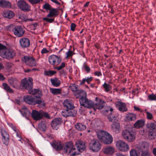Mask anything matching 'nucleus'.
Here are the masks:
<instances>
[{"mask_svg":"<svg viewBox=\"0 0 156 156\" xmlns=\"http://www.w3.org/2000/svg\"><path fill=\"white\" fill-rule=\"evenodd\" d=\"M103 86L104 88L105 91L107 92H108L111 89V86L106 83H104L103 85Z\"/></svg>","mask_w":156,"mask_h":156,"instance_id":"obj_46","label":"nucleus"},{"mask_svg":"<svg viewBox=\"0 0 156 156\" xmlns=\"http://www.w3.org/2000/svg\"><path fill=\"white\" fill-rule=\"evenodd\" d=\"M14 35L17 37H21L24 34L25 31L20 26L15 27L13 29Z\"/></svg>","mask_w":156,"mask_h":156,"instance_id":"obj_11","label":"nucleus"},{"mask_svg":"<svg viewBox=\"0 0 156 156\" xmlns=\"http://www.w3.org/2000/svg\"><path fill=\"white\" fill-rule=\"evenodd\" d=\"M147 117L148 119H151L153 118L152 115L149 112H146Z\"/></svg>","mask_w":156,"mask_h":156,"instance_id":"obj_55","label":"nucleus"},{"mask_svg":"<svg viewBox=\"0 0 156 156\" xmlns=\"http://www.w3.org/2000/svg\"><path fill=\"white\" fill-rule=\"evenodd\" d=\"M56 73V72L53 70L45 71L44 74L45 75L51 76Z\"/></svg>","mask_w":156,"mask_h":156,"instance_id":"obj_45","label":"nucleus"},{"mask_svg":"<svg viewBox=\"0 0 156 156\" xmlns=\"http://www.w3.org/2000/svg\"><path fill=\"white\" fill-rule=\"evenodd\" d=\"M19 42L20 46L23 48L28 47L30 44V40L28 38L26 37L20 39Z\"/></svg>","mask_w":156,"mask_h":156,"instance_id":"obj_16","label":"nucleus"},{"mask_svg":"<svg viewBox=\"0 0 156 156\" xmlns=\"http://www.w3.org/2000/svg\"><path fill=\"white\" fill-rule=\"evenodd\" d=\"M105 104V102L101 99H99V101L94 103L93 109L96 111V109H101L103 108Z\"/></svg>","mask_w":156,"mask_h":156,"instance_id":"obj_17","label":"nucleus"},{"mask_svg":"<svg viewBox=\"0 0 156 156\" xmlns=\"http://www.w3.org/2000/svg\"><path fill=\"white\" fill-rule=\"evenodd\" d=\"M62 122V120L60 118H56L52 121L51 126L53 129L57 130Z\"/></svg>","mask_w":156,"mask_h":156,"instance_id":"obj_14","label":"nucleus"},{"mask_svg":"<svg viewBox=\"0 0 156 156\" xmlns=\"http://www.w3.org/2000/svg\"><path fill=\"white\" fill-rule=\"evenodd\" d=\"M19 18L23 21H32L33 20L32 19H28L27 16L24 14H20L19 17Z\"/></svg>","mask_w":156,"mask_h":156,"instance_id":"obj_41","label":"nucleus"},{"mask_svg":"<svg viewBox=\"0 0 156 156\" xmlns=\"http://www.w3.org/2000/svg\"><path fill=\"white\" fill-rule=\"evenodd\" d=\"M122 137L129 142H132L135 139V134L132 126H128V129L123 130L122 132Z\"/></svg>","mask_w":156,"mask_h":156,"instance_id":"obj_1","label":"nucleus"},{"mask_svg":"<svg viewBox=\"0 0 156 156\" xmlns=\"http://www.w3.org/2000/svg\"><path fill=\"white\" fill-rule=\"evenodd\" d=\"M84 67L85 70L87 71V73H89L90 71V69L88 66L87 65H84Z\"/></svg>","mask_w":156,"mask_h":156,"instance_id":"obj_61","label":"nucleus"},{"mask_svg":"<svg viewBox=\"0 0 156 156\" xmlns=\"http://www.w3.org/2000/svg\"><path fill=\"white\" fill-rule=\"evenodd\" d=\"M111 129L112 131L115 133H118L120 131L119 124L117 122H114L111 125Z\"/></svg>","mask_w":156,"mask_h":156,"instance_id":"obj_24","label":"nucleus"},{"mask_svg":"<svg viewBox=\"0 0 156 156\" xmlns=\"http://www.w3.org/2000/svg\"><path fill=\"white\" fill-rule=\"evenodd\" d=\"M42 111L39 112L33 110L32 112V116L34 119L38 120L42 119Z\"/></svg>","mask_w":156,"mask_h":156,"instance_id":"obj_18","label":"nucleus"},{"mask_svg":"<svg viewBox=\"0 0 156 156\" xmlns=\"http://www.w3.org/2000/svg\"><path fill=\"white\" fill-rule=\"evenodd\" d=\"M114 152V149L112 147H108L105 148L104 152L108 154H112Z\"/></svg>","mask_w":156,"mask_h":156,"instance_id":"obj_40","label":"nucleus"},{"mask_svg":"<svg viewBox=\"0 0 156 156\" xmlns=\"http://www.w3.org/2000/svg\"><path fill=\"white\" fill-rule=\"evenodd\" d=\"M35 104H41V103H42V101L41 99H38V100H37L35 101Z\"/></svg>","mask_w":156,"mask_h":156,"instance_id":"obj_64","label":"nucleus"},{"mask_svg":"<svg viewBox=\"0 0 156 156\" xmlns=\"http://www.w3.org/2000/svg\"><path fill=\"white\" fill-rule=\"evenodd\" d=\"M77 113L76 110L66 109L62 111V115L64 117L68 116H75Z\"/></svg>","mask_w":156,"mask_h":156,"instance_id":"obj_13","label":"nucleus"},{"mask_svg":"<svg viewBox=\"0 0 156 156\" xmlns=\"http://www.w3.org/2000/svg\"><path fill=\"white\" fill-rule=\"evenodd\" d=\"M147 127L150 129L154 131H155V129L156 128V122H150L147 123Z\"/></svg>","mask_w":156,"mask_h":156,"instance_id":"obj_42","label":"nucleus"},{"mask_svg":"<svg viewBox=\"0 0 156 156\" xmlns=\"http://www.w3.org/2000/svg\"><path fill=\"white\" fill-rule=\"evenodd\" d=\"M23 100L25 102L31 105L35 104V102L34 98L30 96H24L23 97Z\"/></svg>","mask_w":156,"mask_h":156,"instance_id":"obj_23","label":"nucleus"},{"mask_svg":"<svg viewBox=\"0 0 156 156\" xmlns=\"http://www.w3.org/2000/svg\"><path fill=\"white\" fill-rule=\"evenodd\" d=\"M3 86L4 87V89L7 91L9 92L10 93H13V92L12 90L11 89L10 87L6 83H3Z\"/></svg>","mask_w":156,"mask_h":156,"instance_id":"obj_44","label":"nucleus"},{"mask_svg":"<svg viewBox=\"0 0 156 156\" xmlns=\"http://www.w3.org/2000/svg\"><path fill=\"white\" fill-rule=\"evenodd\" d=\"M80 102L81 105L87 108H93L94 103L91 101L88 100L86 97L82 98L80 99Z\"/></svg>","mask_w":156,"mask_h":156,"instance_id":"obj_5","label":"nucleus"},{"mask_svg":"<svg viewBox=\"0 0 156 156\" xmlns=\"http://www.w3.org/2000/svg\"><path fill=\"white\" fill-rule=\"evenodd\" d=\"M148 136L150 139H154L156 137V132L150 129L148 132Z\"/></svg>","mask_w":156,"mask_h":156,"instance_id":"obj_38","label":"nucleus"},{"mask_svg":"<svg viewBox=\"0 0 156 156\" xmlns=\"http://www.w3.org/2000/svg\"><path fill=\"white\" fill-rule=\"evenodd\" d=\"M70 89L74 92H76L78 90L77 89V86L75 84H74L70 86Z\"/></svg>","mask_w":156,"mask_h":156,"instance_id":"obj_50","label":"nucleus"},{"mask_svg":"<svg viewBox=\"0 0 156 156\" xmlns=\"http://www.w3.org/2000/svg\"><path fill=\"white\" fill-rule=\"evenodd\" d=\"M76 128L80 131L84 130L86 128V126L81 123H78L76 124L75 126Z\"/></svg>","mask_w":156,"mask_h":156,"instance_id":"obj_39","label":"nucleus"},{"mask_svg":"<svg viewBox=\"0 0 156 156\" xmlns=\"http://www.w3.org/2000/svg\"><path fill=\"white\" fill-rule=\"evenodd\" d=\"M63 105L66 109H69L72 110L74 107L71 100H70L66 99L65 100L63 103Z\"/></svg>","mask_w":156,"mask_h":156,"instance_id":"obj_21","label":"nucleus"},{"mask_svg":"<svg viewBox=\"0 0 156 156\" xmlns=\"http://www.w3.org/2000/svg\"><path fill=\"white\" fill-rule=\"evenodd\" d=\"M76 27V24L74 23H72L70 26L71 30L72 31H74Z\"/></svg>","mask_w":156,"mask_h":156,"instance_id":"obj_58","label":"nucleus"},{"mask_svg":"<svg viewBox=\"0 0 156 156\" xmlns=\"http://www.w3.org/2000/svg\"><path fill=\"white\" fill-rule=\"evenodd\" d=\"M23 62L29 66L33 67L36 66V61L34 58L29 56H25L22 59Z\"/></svg>","mask_w":156,"mask_h":156,"instance_id":"obj_9","label":"nucleus"},{"mask_svg":"<svg viewBox=\"0 0 156 156\" xmlns=\"http://www.w3.org/2000/svg\"><path fill=\"white\" fill-rule=\"evenodd\" d=\"M43 8L47 10H51L52 9L51 5H50L48 3H46L44 4L43 5Z\"/></svg>","mask_w":156,"mask_h":156,"instance_id":"obj_52","label":"nucleus"},{"mask_svg":"<svg viewBox=\"0 0 156 156\" xmlns=\"http://www.w3.org/2000/svg\"><path fill=\"white\" fill-rule=\"evenodd\" d=\"M9 82L10 85L14 88H16L18 86V82L13 79H9Z\"/></svg>","mask_w":156,"mask_h":156,"instance_id":"obj_36","label":"nucleus"},{"mask_svg":"<svg viewBox=\"0 0 156 156\" xmlns=\"http://www.w3.org/2000/svg\"><path fill=\"white\" fill-rule=\"evenodd\" d=\"M106 139L104 141L105 144H111L112 142L113 139L111 136L108 133L107 135H106Z\"/></svg>","mask_w":156,"mask_h":156,"instance_id":"obj_37","label":"nucleus"},{"mask_svg":"<svg viewBox=\"0 0 156 156\" xmlns=\"http://www.w3.org/2000/svg\"><path fill=\"white\" fill-rule=\"evenodd\" d=\"M51 81L52 85L55 87L59 86L61 84L60 80L56 78L51 79Z\"/></svg>","mask_w":156,"mask_h":156,"instance_id":"obj_33","label":"nucleus"},{"mask_svg":"<svg viewBox=\"0 0 156 156\" xmlns=\"http://www.w3.org/2000/svg\"><path fill=\"white\" fill-rule=\"evenodd\" d=\"M2 16L4 17L11 19L14 16V13L12 11L9 10H5L3 12Z\"/></svg>","mask_w":156,"mask_h":156,"instance_id":"obj_27","label":"nucleus"},{"mask_svg":"<svg viewBox=\"0 0 156 156\" xmlns=\"http://www.w3.org/2000/svg\"><path fill=\"white\" fill-rule=\"evenodd\" d=\"M141 156H150V154L146 151H145L142 152Z\"/></svg>","mask_w":156,"mask_h":156,"instance_id":"obj_60","label":"nucleus"},{"mask_svg":"<svg viewBox=\"0 0 156 156\" xmlns=\"http://www.w3.org/2000/svg\"><path fill=\"white\" fill-rule=\"evenodd\" d=\"M20 112L22 115L27 119L30 115V112L27 109V107L25 106L23 107Z\"/></svg>","mask_w":156,"mask_h":156,"instance_id":"obj_29","label":"nucleus"},{"mask_svg":"<svg viewBox=\"0 0 156 156\" xmlns=\"http://www.w3.org/2000/svg\"><path fill=\"white\" fill-rule=\"evenodd\" d=\"M66 58H68L69 57L73 55V51H69L66 52Z\"/></svg>","mask_w":156,"mask_h":156,"instance_id":"obj_56","label":"nucleus"},{"mask_svg":"<svg viewBox=\"0 0 156 156\" xmlns=\"http://www.w3.org/2000/svg\"><path fill=\"white\" fill-rule=\"evenodd\" d=\"M116 105L118 106L119 110L121 111L124 112L127 110L126 104L124 103L119 101L116 103Z\"/></svg>","mask_w":156,"mask_h":156,"instance_id":"obj_28","label":"nucleus"},{"mask_svg":"<svg viewBox=\"0 0 156 156\" xmlns=\"http://www.w3.org/2000/svg\"><path fill=\"white\" fill-rule=\"evenodd\" d=\"M49 13L47 15V17H51L53 16H56L58 14V12L56 9L52 8Z\"/></svg>","mask_w":156,"mask_h":156,"instance_id":"obj_31","label":"nucleus"},{"mask_svg":"<svg viewBox=\"0 0 156 156\" xmlns=\"http://www.w3.org/2000/svg\"><path fill=\"white\" fill-rule=\"evenodd\" d=\"M76 145L78 150L79 151L81 150H83L86 148L85 142L81 140H79L76 142Z\"/></svg>","mask_w":156,"mask_h":156,"instance_id":"obj_26","label":"nucleus"},{"mask_svg":"<svg viewBox=\"0 0 156 156\" xmlns=\"http://www.w3.org/2000/svg\"><path fill=\"white\" fill-rule=\"evenodd\" d=\"M0 6L3 8H9L11 6L10 2L5 0H0Z\"/></svg>","mask_w":156,"mask_h":156,"instance_id":"obj_30","label":"nucleus"},{"mask_svg":"<svg viewBox=\"0 0 156 156\" xmlns=\"http://www.w3.org/2000/svg\"><path fill=\"white\" fill-rule=\"evenodd\" d=\"M39 128L42 131H44L46 128V125L45 123H43L42 121L38 125Z\"/></svg>","mask_w":156,"mask_h":156,"instance_id":"obj_47","label":"nucleus"},{"mask_svg":"<svg viewBox=\"0 0 156 156\" xmlns=\"http://www.w3.org/2000/svg\"><path fill=\"white\" fill-rule=\"evenodd\" d=\"M65 66V63L64 62H62L61 63V65L57 67L56 69L58 70H60L63 68V67H64Z\"/></svg>","mask_w":156,"mask_h":156,"instance_id":"obj_57","label":"nucleus"},{"mask_svg":"<svg viewBox=\"0 0 156 156\" xmlns=\"http://www.w3.org/2000/svg\"><path fill=\"white\" fill-rule=\"evenodd\" d=\"M4 50L0 53L1 55L3 58L10 59L14 57L16 55L15 51L11 48H6V47L0 44V50Z\"/></svg>","mask_w":156,"mask_h":156,"instance_id":"obj_2","label":"nucleus"},{"mask_svg":"<svg viewBox=\"0 0 156 156\" xmlns=\"http://www.w3.org/2000/svg\"><path fill=\"white\" fill-rule=\"evenodd\" d=\"M29 93L32 95H37V96H35V97L37 98H39L40 96L42 95L41 91L39 89H31L30 91H28Z\"/></svg>","mask_w":156,"mask_h":156,"instance_id":"obj_25","label":"nucleus"},{"mask_svg":"<svg viewBox=\"0 0 156 156\" xmlns=\"http://www.w3.org/2000/svg\"><path fill=\"white\" fill-rule=\"evenodd\" d=\"M134 109L135 110L137 111H140L141 112H142L143 111V110L142 109H141L139 108L136 107V106H134Z\"/></svg>","mask_w":156,"mask_h":156,"instance_id":"obj_63","label":"nucleus"},{"mask_svg":"<svg viewBox=\"0 0 156 156\" xmlns=\"http://www.w3.org/2000/svg\"><path fill=\"white\" fill-rule=\"evenodd\" d=\"M18 7L22 11L27 12L30 10V6L23 0H20L17 2Z\"/></svg>","mask_w":156,"mask_h":156,"instance_id":"obj_6","label":"nucleus"},{"mask_svg":"<svg viewBox=\"0 0 156 156\" xmlns=\"http://www.w3.org/2000/svg\"><path fill=\"white\" fill-rule=\"evenodd\" d=\"M148 98L151 100H156V94H152L149 95L148 96Z\"/></svg>","mask_w":156,"mask_h":156,"instance_id":"obj_51","label":"nucleus"},{"mask_svg":"<svg viewBox=\"0 0 156 156\" xmlns=\"http://www.w3.org/2000/svg\"><path fill=\"white\" fill-rule=\"evenodd\" d=\"M1 134L3 137L2 141L3 144L7 145L9 144V135L5 131L2 129L1 130Z\"/></svg>","mask_w":156,"mask_h":156,"instance_id":"obj_19","label":"nucleus"},{"mask_svg":"<svg viewBox=\"0 0 156 156\" xmlns=\"http://www.w3.org/2000/svg\"><path fill=\"white\" fill-rule=\"evenodd\" d=\"M74 94L77 98H80V99L87 97L86 93L82 90H78L76 92H74Z\"/></svg>","mask_w":156,"mask_h":156,"instance_id":"obj_22","label":"nucleus"},{"mask_svg":"<svg viewBox=\"0 0 156 156\" xmlns=\"http://www.w3.org/2000/svg\"><path fill=\"white\" fill-rule=\"evenodd\" d=\"M113 111V109L112 108L109 107L108 109L105 111L104 113L106 114L110 111V112L108 115V119L109 121L112 122H115L117 120V117L115 115L112 113V112Z\"/></svg>","mask_w":156,"mask_h":156,"instance_id":"obj_10","label":"nucleus"},{"mask_svg":"<svg viewBox=\"0 0 156 156\" xmlns=\"http://www.w3.org/2000/svg\"><path fill=\"white\" fill-rule=\"evenodd\" d=\"M32 81L31 78H29L28 79L25 78L21 80V85L24 88L30 91L33 88Z\"/></svg>","mask_w":156,"mask_h":156,"instance_id":"obj_3","label":"nucleus"},{"mask_svg":"<svg viewBox=\"0 0 156 156\" xmlns=\"http://www.w3.org/2000/svg\"><path fill=\"white\" fill-rule=\"evenodd\" d=\"M126 118L129 121H134L136 119V115L133 113H129L126 115Z\"/></svg>","mask_w":156,"mask_h":156,"instance_id":"obj_35","label":"nucleus"},{"mask_svg":"<svg viewBox=\"0 0 156 156\" xmlns=\"http://www.w3.org/2000/svg\"><path fill=\"white\" fill-rule=\"evenodd\" d=\"M76 148L73 147V143L71 142H69L66 144L64 147V151L66 153L69 152L70 153L73 152V155L74 156L76 154V152L74 151Z\"/></svg>","mask_w":156,"mask_h":156,"instance_id":"obj_8","label":"nucleus"},{"mask_svg":"<svg viewBox=\"0 0 156 156\" xmlns=\"http://www.w3.org/2000/svg\"><path fill=\"white\" fill-rule=\"evenodd\" d=\"M42 118L44 116L47 118H50V116L49 115V114L47 113L42 111Z\"/></svg>","mask_w":156,"mask_h":156,"instance_id":"obj_53","label":"nucleus"},{"mask_svg":"<svg viewBox=\"0 0 156 156\" xmlns=\"http://www.w3.org/2000/svg\"><path fill=\"white\" fill-rule=\"evenodd\" d=\"M30 3L32 4H36L42 2L43 0H28Z\"/></svg>","mask_w":156,"mask_h":156,"instance_id":"obj_49","label":"nucleus"},{"mask_svg":"<svg viewBox=\"0 0 156 156\" xmlns=\"http://www.w3.org/2000/svg\"><path fill=\"white\" fill-rule=\"evenodd\" d=\"M116 145L119 150L122 151H126L129 150V147L127 144L122 140L117 141Z\"/></svg>","mask_w":156,"mask_h":156,"instance_id":"obj_7","label":"nucleus"},{"mask_svg":"<svg viewBox=\"0 0 156 156\" xmlns=\"http://www.w3.org/2000/svg\"><path fill=\"white\" fill-rule=\"evenodd\" d=\"M43 19L44 20L50 23H52L54 20V19L48 18H44Z\"/></svg>","mask_w":156,"mask_h":156,"instance_id":"obj_54","label":"nucleus"},{"mask_svg":"<svg viewBox=\"0 0 156 156\" xmlns=\"http://www.w3.org/2000/svg\"><path fill=\"white\" fill-rule=\"evenodd\" d=\"M149 145L148 143L146 142L140 143L136 147L139 153L140 152L146 151L149 147Z\"/></svg>","mask_w":156,"mask_h":156,"instance_id":"obj_15","label":"nucleus"},{"mask_svg":"<svg viewBox=\"0 0 156 156\" xmlns=\"http://www.w3.org/2000/svg\"><path fill=\"white\" fill-rule=\"evenodd\" d=\"M48 51L46 48H44L41 51L42 54L46 53L48 52Z\"/></svg>","mask_w":156,"mask_h":156,"instance_id":"obj_62","label":"nucleus"},{"mask_svg":"<svg viewBox=\"0 0 156 156\" xmlns=\"http://www.w3.org/2000/svg\"><path fill=\"white\" fill-rule=\"evenodd\" d=\"M108 134V133L105 131L101 130L97 133V136L100 140L104 143V141L106 139V136Z\"/></svg>","mask_w":156,"mask_h":156,"instance_id":"obj_20","label":"nucleus"},{"mask_svg":"<svg viewBox=\"0 0 156 156\" xmlns=\"http://www.w3.org/2000/svg\"><path fill=\"white\" fill-rule=\"evenodd\" d=\"M85 79L86 80V81L87 83L89 84L90 83V82L92 80L93 78L92 77H90L85 78Z\"/></svg>","mask_w":156,"mask_h":156,"instance_id":"obj_59","label":"nucleus"},{"mask_svg":"<svg viewBox=\"0 0 156 156\" xmlns=\"http://www.w3.org/2000/svg\"><path fill=\"white\" fill-rule=\"evenodd\" d=\"M90 148L94 152L98 151L101 149V145L98 140L93 139L89 144Z\"/></svg>","mask_w":156,"mask_h":156,"instance_id":"obj_4","label":"nucleus"},{"mask_svg":"<svg viewBox=\"0 0 156 156\" xmlns=\"http://www.w3.org/2000/svg\"><path fill=\"white\" fill-rule=\"evenodd\" d=\"M50 91L51 93L54 95H57L61 93V89L51 88Z\"/></svg>","mask_w":156,"mask_h":156,"instance_id":"obj_43","label":"nucleus"},{"mask_svg":"<svg viewBox=\"0 0 156 156\" xmlns=\"http://www.w3.org/2000/svg\"><path fill=\"white\" fill-rule=\"evenodd\" d=\"M144 125V121L143 119L139 120L134 124V127L135 128H139L143 127Z\"/></svg>","mask_w":156,"mask_h":156,"instance_id":"obj_32","label":"nucleus"},{"mask_svg":"<svg viewBox=\"0 0 156 156\" xmlns=\"http://www.w3.org/2000/svg\"><path fill=\"white\" fill-rule=\"evenodd\" d=\"M61 59L55 55H52L50 56L48 58V61L51 65L54 66L56 64L57 65L59 64L61 62Z\"/></svg>","mask_w":156,"mask_h":156,"instance_id":"obj_12","label":"nucleus"},{"mask_svg":"<svg viewBox=\"0 0 156 156\" xmlns=\"http://www.w3.org/2000/svg\"><path fill=\"white\" fill-rule=\"evenodd\" d=\"M130 156H138V155L135 149H132L130 151Z\"/></svg>","mask_w":156,"mask_h":156,"instance_id":"obj_48","label":"nucleus"},{"mask_svg":"<svg viewBox=\"0 0 156 156\" xmlns=\"http://www.w3.org/2000/svg\"><path fill=\"white\" fill-rule=\"evenodd\" d=\"M52 146L56 150H60L62 148V146L60 142H58L55 141L53 142Z\"/></svg>","mask_w":156,"mask_h":156,"instance_id":"obj_34","label":"nucleus"}]
</instances>
